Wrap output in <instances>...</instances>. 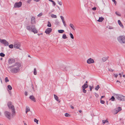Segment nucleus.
Instances as JSON below:
<instances>
[{
    "label": "nucleus",
    "instance_id": "nucleus-1",
    "mask_svg": "<svg viewBox=\"0 0 125 125\" xmlns=\"http://www.w3.org/2000/svg\"><path fill=\"white\" fill-rule=\"evenodd\" d=\"M21 64L19 62H17L13 65L10 67V68L13 67L11 68L10 71L11 73H15L19 72L20 70V68Z\"/></svg>",
    "mask_w": 125,
    "mask_h": 125
},
{
    "label": "nucleus",
    "instance_id": "nucleus-2",
    "mask_svg": "<svg viewBox=\"0 0 125 125\" xmlns=\"http://www.w3.org/2000/svg\"><path fill=\"white\" fill-rule=\"evenodd\" d=\"M8 106L10 109H11L12 112V116H13V115H15V109L13 105H12V103L9 102H8L7 104Z\"/></svg>",
    "mask_w": 125,
    "mask_h": 125
},
{
    "label": "nucleus",
    "instance_id": "nucleus-3",
    "mask_svg": "<svg viewBox=\"0 0 125 125\" xmlns=\"http://www.w3.org/2000/svg\"><path fill=\"white\" fill-rule=\"evenodd\" d=\"M115 97L118 100L120 101H125V96L120 94H116L115 95Z\"/></svg>",
    "mask_w": 125,
    "mask_h": 125
},
{
    "label": "nucleus",
    "instance_id": "nucleus-4",
    "mask_svg": "<svg viewBox=\"0 0 125 125\" xmlns=\"http://www.w3.org/2000/svg\"><path fill=\"white\" fill-rule=\"evenodd\" d=\"M118 41L121 43H125V36H120L117 38Z\"/></svg>",
    "mask_w": 125,
    "mask_h": 125
},
{
    "label": "nucleus",
    "instance_id": "nucleus-5",
    "mask_svg": "<svg viewBox=\"0 0 125 125\" xmlns=\"http://www.w3.org/2000/svg\"><path fill=\"white\" fill-rule=\"evenodd\" d=\"M5 116L9 120L11 118V113L8 111H5L4 113Z\"/></svg>",
    "mask_w": 125,
    "mask_h": 125
},
{
    "label": "nucleus",
    "instance_id": "nucleus-6",
    "mask_svg": "<svg viewBox=\"0 0 125 125\" xmlns=\"http://www.w3.org/2000/svg\"><path fill=\"white\" fill-rule=\"evenodd\" d=\"M0 42L2 44H4L5 46H7L9 44L8 42L5 40H2L0 39Z\"/></svg>",
    "mask_w": 125,
    "mask_h": 125
},
{
    "label": "nucleus",
    "instance_id": "nucleus-7",
    "mask_svg": "<svg viewBox=\"0 0 125 125\" xmlns=\"http://www.w3.org/2000/svg\"><path fill=\"white\" fill-rule=\"evenodd\" d=\"M22 4V2L21 1L16 3L14 4V7L15 8H19L21 6Z\"/></svg>",
    "mask_w": 125,
    "mask_h": 125
},
{
    "label": "nucleus",
    "instance_id": "nucleus-8",
    "mask_svg": "<svg viewBox=\"0 0 125 125\" xmlns=\"http://www.w3.org/2000/svg\"><path fill=\"white\" fill-rule=\"evenodd\" d=\"M122 110V108L120 107H118L116 108L114 110L113 112L114 114H117L119 112Z\"/></svg>",
    "mask_w": 125,
    "mask_h": 125
},
{
    "label": "nucleus",
    "instance_id": "nucleus-9",
    "mask_svg": "<svg viewBox=\"0 0 125 125\" xmlns=\"http://www.w3.org/2000/svg\"><path fill=\"white\" fill-rule=\"evenodd\" d=\"M35 27L34 25H30L27 26L26 29L29 31H31L33 27Z\"/></svg>",
    "mask_w": 125,
    "mask_h": 125
},
{
    "label": "nucleus",
    "instance_id": "nucleus-10",
    "mask_svg": "<svg viewBox=\"0 0 125 125\" xmlns=\"http://www.w3.org/2000/svg\"><path fill=\"white\" fill-rule=\"evenodd\" d=\"M15 60L13 59L9 58L8 60V63L9 64H10L15 62Z\"/></svg>",
    "mask_w": 125,
    "mask_h": 125
},
{
    "label": "nucleus",
    "instance_id": "nucleus-11",
    "mask_svg": "<svg viewBox=\"0 0 125 125\" xmlns=\"http://www.w3.org/2000/svg\"><path fill=\"white\" fill-rule=\"evenodd\" d=\"M87 63L88 64H91L93 63L94 62V61L93 59L91 58H90L87 60Z\"/></svg>",
    "mask_w": 125,
    "mask_h": 125
},
{
    "label": "nucleus",
    "instance_id": "nucleus-12",
    "mask_svg": "<svg viewBox=\"0 0 125 125\" xmlns=\"http://www.w3.org/2000/svg\"><path fill=\"white\" fill-rule=\"evenodd\" d=\"M52 29L50 28H48L46 29L45 32L46 34H49L52 31Z\"/></svg>",
    "mask_w": 125,
    "mask_h": 125
},
{
    "label": "nucleus",
    "instance_id": "nucleus-13",
    "mask_svg": "<svg viewBox=\"0 0 125 125\" xmlns=\"http://www.w3.org/2000/svg\"><path fill=\"white\" fill-rule=\"evenodd\" d=\"M20 47V45L19 43H16L14 45V47L16 49H18Z\"/></svg>",
    "mask_w": 125,
    "mask_h": 125
},
{
    "label": "nucleus",
    "instance_id": "nucleus-14",
    "mask_svg": "<svg viewBox=\"0 0 125 125\" xmlns=\"http://www.w3.org/2000/svg\"><path fill=\"white\" fill-rule=\"evenodd\" d=\"M35 22V18L34 17H31V23L32 24L34 23Z\"/></svg>",
    "mask_w": 125,
    "mask_h": 125
},
{
    "label": "nucleus",
    "instance_id": "nucleus-15",
    "mask_svg": "<svg viewBox=\"0 0 125 125\" xmlns=\"http://www.w3.org/2000/svg\"><path fill=\"white\" fill-rule=\"evenodd\" d=\"M31 31L33 32L34 34L38 32V31L35 28V27H34L32 29V30Z\"/></svg>",
    "mask_w": 125,
    "mask_h": 125
},
{
    "label": "nucleus",
    "instance_id": "nucleus-16",
    "mask_svg": "<svg viewBox=\"0 0 125 125\" xmlns=\"http://www.w3.org/2000/svg\"><path fill=\"white\" fill-rule=\"evenodd\" d=\"M29 98L31 99L32 101H33L34 102H35L36 101L35 99L33 96L31 95L30 96V97Z\"/></svg>",
    "mask_w": 125,
    "mask_h": 125
},
{
    "label": "nucleus",
    "instance_id": "nucleus-17",
    "mask_svg": "<svg viewBox=\"0 0 125 125\" xmlns=\"http://www.w3.org/2000/svg\"><path fill=\"white\" fill-rule=\"evenodd\" d=\"M109 57L107 56V57H105L102 58V60L103 62H105L107 60L108 58Z\"/></svg>",
    "mask_w": 125,
    "mask_h": 125
},
{
    "label": "nucleus",
    "instance_id": "nucleus-18",
    "mask_svg": "<svg viewBox=\"0 0 125 125\" xmlns=\"http://www.w3.org/2000/svg\"><path fill=\"white\" fill-rule=\"evenodd\" d=\"M104 18L102 17H99V20H97V21L99 22H101L104 20Z\"/></svg>",
    "mask_w": 125,
    "mask_h": 125
},
{
    "label": "nucleus",
    "instance_id": "nucleus-19",
    "mask_svg": "<svg viewBox=\"0 0 125 125\" xmlns=\"http://www.w3.org/2000/svg\"><path fill=\"white\" fill-rule=\"evenodd\" d=\"M30 109L29 107L28 106H26V114L27 112L30 111Z\"/></svg>",
    "mask_w": 125,
    "mask_h": 125
},
{
    "label": "nucleus",
    "instance_id": "nucleus-20",
    "mask_svg": "<svg viewBox=\"0 0 125 125\" xmlns=\"http://www.w3.org/2000/svg\"><path fill=\"white\" fill-rule=\"evenodd\" d=\"M70 26L73 30H75V28L73 24L70 23Z\"/></svg>",
    "mask_w": 125,
    "mask_h": 125
},
{
    "label": "nucleus",
    "instance_id": "nucleus-21",
    "mask_svg": "<svg viewBox=\"0 0 125 125\" xmlns=\"http://www.w3.org/2000/svg\"><path fill=\"white\" fill-rule=\"evenodd\" d=\"M88 87V85L87 84L85 83L82 86V89L85 88V89L87 87Z\"/></svg>",
    "mask_w": 125,
    "mask_h": 125
},
{
    "label": "nucleus",
    "instance_id": "nucleus-22",
    "mask_svg": "<svg viewBox=\"0 0 125 125\" xmlns=\"http://www.w3.org/2000/svg\"><path fill=\"white\" fill-rule=\"evenodd\" d=\"M118 22L119 24L120 25V26L121 27H123V25L121 22L119 20H118Z\"/></svg>",
    "mask_w": 125,
    "mask_h": 125
},
{
    "label": "nucleus",
    "instance_id": "nucleus-23",
    "mask_svg": "<svg viewBox=\"0 0 125 125\" xmlns=\"http://www.w3.org/2000/svg\"><path fill=\"white\" fill-rule=\"evenodd\" d=\"M54 98L55 99L56 101H58V97H57V96L55 94H54Z\"/></svg>",
    "mask_w": 125,
    "mask_h": 125
},
{
    "label": "nucleus",
    "instance_id": "nucleus-24",
    "mask_svg": "<svg viewBox=\"0 0 125 125\" xmlns=\"http://www.w3.org/2000/svg\"><path fill=\"white\" fill-rule=\"evenodd\" d=\"M58 31L60 33H62L64 32V31L63 30H59Z\"/></svg>",
    "mask_w": 125,
    "mask_h": 125
},
{
    "label": "nucleus",
    "instance_id": "nucleus-25",
    "mask_svg": "<svg viewBox=\"0 0 125 125\" xmlns=\"http://www.w3.org/2000/svg\"><path fill=\"white\" fill-rule=\"evenodd\" d=\"M115 98L114 96H112L111 98L110 99V100L112 101H114L115 100Z\"/></svg>",
    "mask_w": 125,
    "mask_h": 125
},
{
    "label": "nucleus",
    "instance_id": "nucleus-26",
    "mask_svg": "<svg viewBox=\"0 0 125 125\" xmlns=\"http://www.w3.org/2000/svg\"><path fill=\"white\" fill-rule=\"evenodd\" d=\"M51 16L52 18H56L57 16L55 15L52 14L51 15Z\"/></svg>",
    "mask_w": 125,
    "mask_h": 125
},
{
    "label": "nucleus",
    "instance_id": "nucleus-27",
    "mask_svg": "<svg viewBox=\"0 0 125 125\" xmlns=\"http://www.w3.org/2000/svg\"><path fill=\"white\" fill-rule=\"evenodd\" d=\"M55 24L56 25H59V22L57 20H56L55 21Z\"/></svg>",
    "mask_w": 125,
    "mask_h": 125
},
{
    "label": "nucleus",
    "instance_id": "nucleus-28",
    "mask_svg": "<svg viewBox=\"0 0 125 125\" xmlns=\"http://www.w3.org/2000/svg\"><path fill=\"white\" fill-rule=\"evenodd\" d=\"M47 26L50 27L51 26V24L50 22L49 21H48V23L47 25Z\"/></svg>",
    "mask_w": 125,
    "mask_h": 125
},
{
    "label": "nucleus",
    "instance_id": "nucleus-29",
    "mask_svg": "<svg viewBox=\"0 0 125 125\" xmlns=\"http://www.w3.org/2000/svg\"><path fill=\"white\" fill-rule=\"evenodd\" d=\"M100 88V87L99 85H97L96 86L95 88V89L97 91L98 89Z\"/></svg>",
    "mask_w": 125,
    "mask_h": 125
},
{
    "label": "nucleus",
    "instance_id": "nucleus-30",
    "mask_svg": "<svg viewBox=\"0 0 125 125\" xmlns=\"http://www.w3.org/2000/svg\"><path fill=\"white\" fill-rule=\"evenodd\" d=\"M103 123L104 124H105L106 123H108V121L106 120H103L102 121Z\"/></svg>",
    "mask_w": 125,
    "mask_h": 125
},
{
    "label": "nucleus",
    "instance_id": "nucleus-31",
    "mask_svg": "<svg viewBox=\"0 0 125 125\" xmlns=\"http://www.w3.org/2000/svg\"><path fill=\"white\" fill-rule=\"evenodd\" d=\"M62 38L64 39H66L67 38L65 34H64L62 36Z\"/></svg>",
    "mask_w": 125,
    "mask_h": 125
},
{
    "label": "nucleus",
    "instance_id": "nucleus-32",
    "mask_svg": "<svg viewBox=\"0 0 125 125\" xmlns=\"http://www.w3.org/2000/svg\"><path fill=\"white\" fill-rule=\"evenodd\" d=\"M70 35L71 38L72 39H74V37L73 34L71 33H70Z\"/></svg>",
    "mask_w": 125,
    "mask_h": 125
},
{
    "label": "nucleus",
    "instance_id": "nucleus-33",
    "mask_svg": "<svg viewBox=\"0 0 125 125\" xmlns=\"http://www.w3.org/2000/svg\"><path fill=\"white\" fill-rule=\"evenodd\" d=\"M33 73L35 75H36L37 74V72L35 68L34 69Z\"/></svg>",
    "mask_w": 125,
    "mask_h": 125
},
{
    "label": "nucleus",
    "instance_id": "nucleus-34",
    "mask_svg": "<svg viewBox=\"0 0 125 125\" xmlns=\"http://www.w3.org/2000/svg\"><path fill=\"white\" fill-rule=\"evenodd\" d=\"M8 89H9L10 90H11L12 89V87L10 85H8Z\"/></svg>",
    "mask_w": 125,
    "mask_h": 125
},
{
    "label": "nucleus",
    "instance_id": "nucleus-35",
    "mask_svg": "<svg viewBox=\"0 0 125 125\" xmlns=\"http://www.w3.org/2000/svg\"><path fill=\"white\" fill-rule=\"evenodd\" d=\"M0 56L1 57H4L5 56V55L2 53H0Z\"/></svg>",
    "mask_w": 125,
    "mask_h": 125
},
{
    "label": "nucleus",
    "instance_id": "nucleus-36",
    "mask_svg": "<svg viewBox=\"0 0 125 125\" xmlns=\"http://www.w3.org/2000/svg\"><path fill=\"white\" fill-rule=\"evenodd\" d=\"M5 82L7 83L9 81V80L8 79L7 77H6L5 78Z\"/></svg>",
    "mask_w": 125,
    "mask_h": 125
},
{
    "label": "nucleus",
    "instance_id": "nucleus-37",
    "mask_svg": "<svg viewBox=\"0 0 125 125\" xmlns=\"http://www.w3.org/2000/svg\"><path fill=\"white\" fill-rule=\"evenodd\" d=\"M34 122H36L37 124H38V120H37L35 118L34 119Z\"/></svg>",
    "mask_w": 125,
    "mask_h": 125
},
{
    "label": "nucleus",
    "instance_id": "nucleus-38",
    "mask_svg": "<svg viewBox=\"0 0 125 125\" xmlns=\"http://www.w3.org/2000/svg\"><path fill=\"white\" fill-rule=\"evenodd\" d=\"M9 47L10 48H12L13 47V45L12 44H10L9 45Z\"/></svg>",
    "mask_w": 125,
    "mask_h": 125
},
{
    "label": "nucleus",
    "instance_id": "nucleus-39",
    "mask_svg": "<svg viewBox=\"0 0 125 125\" xmlns=\"http://www.w3.org/2000/svg\"><path fill=\"white\" fill-rule=\"evenodd\" d=\"M58 3L60 5H62V3L61 1H59V0H58L57 1Z\"/></svg>",
    "mask_w": 125,
    "mask_h": 125
},
{
    "label": "nucleus",
    "instance_id": "nucleus-40",
    "mask_svg": "<svg viewBox=\"0 0 125 125\" xmlns=\"http://www.w3.org/2000/svg\"><path fill=\"white\" fill-rule=\"evenodd\" d=\"M65 116L66 117L70 116L69 114L68 113H66L65 114Z\"/></svg>",
    "mask_w": 125,
    "mask_h": 125
},
{
    "label": "nucleus",
    "instance_id": "nucleus-41",
    "mask_svg": "<svg viewBox=\"0 0 125 125\" xmlns=\"http://www.w3.org/2000/svg\"><path fill=\"white\" fill-rule=\"evenodd\" d=\"M100 103H101L104 104L105 103V102L104 100H102L100 99Z\"/></svg>",
    "mask_w": 125,
    "mask_h": 125
},
{
    "label": "nucleus",
    "instance_id": "nucleus-42",
    "mask_svg": "<svg viewBox=\"0 0 125 125\" xmlns=\"http://www.w3.org/2000/svg\"><path fill=\"white\" fill-rule=\"evenodd\" d=\"M83 90V92L84 93H85L86 92V91L85 90V88H84V89H82Z\"/></svg>",
    "mask_w": 125,
    "mask_h": 125
},
{
    "label": "nucleus",
    "instance_id": "nucleus-43",
    "mask_svg": "<svg viewBox=\"0 0 125 125\" xmlns=\"http://www.w3.org/2000/svg\"><path fill=\"white\" fill-rule=\"evenodd\" d=\"M119 12H118V11H116V12H115V13L116 14L118 15V16H120L121 15L120 14H119Z\"/></svg>",
    "mask_w": 125,
    "mask_h": 125
},
{
    "label": "nucleus",
    "instance_id": "nucleus-44",
    "mask_svg": "<svg viewBox=\"0 0 125 125\" xmlns=\"http://www.w3.org/2000/svg\"><path fill=\"white\" fill-rule=\"evenodd\" d=\"M95 95L97 97H98V95L96 93H95Z\"/></svg>",
    "mask_w": 125,
    "mask_h": 125
},
{
    "label": "nucleus",
    "instance_id": "nucleus-45",
    "mask_svg": "<svg viewBox=\"0 0 125 125\" xmlns=\"http://www.w3.org/2000/svg\"><path fill=\"white\" fill-rule=\"evenodd\" d=\"M52 2L54 6H55V5L56 3L54 1H53Z\"/></svg>",
    "mask_w": 125,
    "mask_h": 125
},
{
    "label": "nucleus",
    "instance_id": "nucleus-46",
    "mask_svg": "<svg viewBox=\"0 0 125 125\" xmlns=\"http://www.w3.org/2000/svg\"><path fill=\"white\" fill-rule=\"evenodd\" d=\"M31 0H28L27 1V2L28 3H30Z\"/></svg>",
    "mask_w": 125,
    "mask_h": 125
},
{
    "label": "nucleus",
    "instance_id": "nucleus-47",
    "mask_svg": "<svg viewBox=\"0 0 125 125\" xmlns=\"http://www.w3.org/2000/svg\"><path fill=\"white\" fill-rule=\"evenodd\" d=\"M42 15V13H40L37 16L38 17H40V16H41Z\"/></svg>",
    "mask_w": 125,
    "mask_h": 125
},
{
    "label": "nucleus",
    "instance_id": "nucleus-48",
    "mask_svg": "<svg viewBox=\"0 0 125 125\" xmlns=\"http://www.w3.org/2000/svg\"><path fill=\"white\" fill-rule=\"evenodd\" d=\"M92 9L94 10H95L96 9V8L95 7H94L92 8Z\"/></svg>",
    "mask_w": 125,
    "mask_h": 125
},
{
    "label": "nucleus",
    "instance_id": "nucleus-49",
    "mask_svg": "<svg viewBox=\"0 0 125 125\" xmlns=\"http://www.w3.org/2000/svg\"><path fill=\"white\" fill-rule=\"evenodd\" d=\"M89 87H90V91H91L92 90V89L93 88H92L91 86H89Z\"/></svg>",
    "mask_w": 125,
    "mask_h": 125
},
{
    "label": "nucleus",
    "instance_id": "nucleus-50",
    "mask_svg": "<svg viewBox=\"0 0 125 125\" xmlns=\"http://www.w3.org/2000/svg\"><path fill=\"white\" fill-rule=\"evenodd\" d=\"M109 71H110L112 72L113 71V70H112L111 69H109Z\"/></svg>",
    "mask_w": 125,
    "mask_h": 125
},
{
    "label": "nucleus",
    "instance_id": "nucleus-51",
    "mask_svg": "<svg viewBox=\"0 0 125 125\" xmlns=\"http://www.w3.org/2000/svg\"><path fill=\"white\" fill-rule=\"evenodd\" d=\"M60 18H61V19H62V20H63L64 19V18L62 16H60Z\"/></svg>",
    "mask_w": 125,
    "mask_h": 125
},
{
    "label": "nucleus",
    "instance_id": "nucleus-52",
    "mask_svg": "<svg viewBox=\"0 0 125 125\" xmlns=\"http://www.w3.org/2000/svg\"><path fill=\"white\" fill-rule=\"evenodd\" d=\"M25 95L26 96H27L28 95L27 92H25Z\"/></svg>",
    "mask_w": 125,
    "mask_h": 125
},
{
    "label": "nucleus",
    "instance_id": "nucleus-53",
    "mask_svg": "<svg viewBox=\"0 0 125 125\" xmlns=\"http://www.w3.org/2000/svg\"><path fill=\"white\" fill-rule=\"evenodd\" d=\"M63 24L64 26L65 27L66 26V23H65V22L64 21V22H63Z\"/></svg>",
    "mask_w": 125,
    "mask_h": 125
},
{
    "label": "nucleus",
    "instance_id": "nucleus-54",
    "mask_svg": "<svg viewBox=\"0 0 125 125\" xmlns=\"http://www.w3.org/2000/svg\"><path fill=\"white\" fill-rule=\"evenodd\" d=\"M31 87H32V89L33 90H34V86H33V85L32 84L31 85Z\"/></svg>",
    "mask_w": 125,
    "mask_h": 125
},
{
    "label": "nucleus",
    "instance_id": "nucleus-55",
    "mask_svg": "<svg viewBox=\"0 0 125 125\" xmlns=\"http://www.w3.org/2000/svg\"><path fill=\"white\" fill-rule=\"evenodd\" d=\"M114 75L115 76V77L116 78L118 76V75L116 74H114Z\"/></svg>",
    "mask_w": 125,
    "mask_h": 125
},
{
    "label": "nucleus",
    "instance_id": "nucleus-56",
    "mask_svg": "<svg viewBox=\"0 0 125 125\" xmlns=\"http://www.w3.org/2000/svg\"><path fill=\"white\" fill-rule=\"evenodd\" d=\"M71 108L72 109H74V107L72 106H71Z\"/></svg>",
    "mask_w": 125,
    "mask_h": 125
},
{
    "label": "nucleus",
    "instance_id": "nucleus-57",
    "mask_svg": "<svg viewBox=\"0 0 125 125\" xmlns=\"http://www.w3.org/2000/svg\"><path fill=\"white\" fill-rule=\"evenodd\" d=\"M113 2H114V3L115 5H116V1L115 0V1H113Z\"/></svg>",
    "mask_w": 125,
    "mask_h": 125
},
{
    "label": "nucleus",
    "instance_id": "nucleus-58",
    "mask_svg": "<svg viewBox=\"0 0 125 125\" xmlns=\"http://www.w3.org/2000/svg\"><path fill=\"white\" fill-rule=\"evenodd\" d=\"M104 96H101V98H100V99H102V98H104Z\"/></svg>",
    "mask_w": 125,
    "mask_h": 125
},
{
    "label": "nucleus",
    "instance_id": "nucleus-59",
    "mask_svg": "<svg viewBox=\"0 0 125 125\" xmlns=\"http://www.w3.org/2000/svg\"><path fill=\"white\" fill-rule=\"evenodd\" d=\"M34 0L36 2H39L40 1V0Z\"/></svg>",
    "mask_w": 125,
    "mask_h": 125
},
{
    "label": "nucleus",
    "instance_id": "nucleus-60",
    "mask_svg": "<svg viewBox=\"0 0 125 125\" xmlns=\"http://www.w3.org/2000/svg\"><path fill=\"white\" fill-rule=\"evenodd\" d=\"M0 80L1 81V83H2V79H1V78L0 77Z\"/></svg>",
    "mask_w": 125,
    "mask_h": 125
},
{
    "label": "nucleus",
    "instance_id": "nucleus-61",
    "mask_svg": "<svg viewBox=\"0 0 125 125\" xmlns=\"http://www.w3.org/2000/svg\"><path fill=\"white\" fill-rule=\"evenodd\" d=\"M79 111L80 113H81L82 112V111L81 110H80Z\"/></svg>",
    "mask_w": 125,
    "mask_h": 125
},
{
    "label": "nucleus",
    "instance_id": "nucleus-62",
    "mask_svg": "<svg viewBox=\"0 0 125 125\" xmlns=\"http://www.w3.org/2000/svg\"><path fill=\"white\" fill-rule=\"evenodd\" d=\"M49 1L51 2H52L53 1L52 0H48Z\"/></svg>",
    "mask_w": 125,
    "mask_h": 125
},
{
    "label": "nucleus",
    "instance_id": "nucleus-63",
    "mask_svg": "<svg viewBox=\"0 0 125 125\" xmlns=\"http://www.w3.org/2000/svg\"><path fill=\"white\" fill-rule=\"evenodd\" d=\"M62 22L65 21H64V19L63 20H62Z\"/></svg>",
    "mask_w": 125,
    "mask_h": 125
},
{
    "label": "nucleus",
    "instance_id": "nucleus-64",
    "mask_svg": "<svg viewBox=\"0 0 125 125\" xmlns=\"http://www.w3.org/2000/svg\"><path fill=\"white\" fill-rule=\"evenodd\" d=\"M119 75H120V77H121V73H120L119 74Z\"/></svg>",
    "mask_w": 125,
    "mask_h": 125
}]
</instances>
